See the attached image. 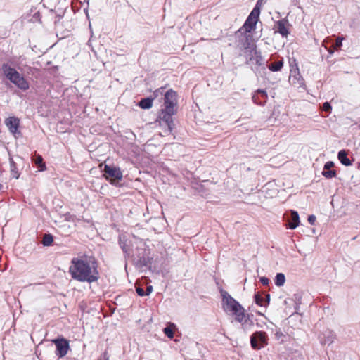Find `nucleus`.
I'll return each mask as SVG.
<instances>
[{"instance_id": "obj_36", "label": "nucleus", "mask_w": 360, "mask_h": 360, "mask_svg": "<svg viewBox=\"0 0 360 360\" xmlns=\"http://www.w3.org/2000/svg\"><path fill=\"white\" fill-rule=\"evenodd\" d=\"M323 110L328 112L331 109V105L328 102H325L322 107Z\"/></svg>"}, {"instance_id": "obj_39", "label": "nucleus", "mask_w": 360, "mask_h": 360, "mask_svg": "<svg viewBox=\"0 0 360 360\" xmlns=\"http://www.w3.org/2000/svg\"><path fill=\"white\" fill-rule=\"evenodd\" d=\"M84 3H86L87 6H88L89 5V0H84ZM84 13L86 14V16L87 19L89 20L90 18V17H89V15L88 6L86 8H84Z\"/></svg>"}, {"instance_id": "obj_25", "label": "nucleus", "mask_w": 360, "mask_h": 360, "mask_svg": "<svg viewBox=\"0 0 360 360\" xmlns=\"http://www.w3.org/2000/svg\"><path fill=\"white\" fill-rule=\"evenodd\" d=\"M283 66V60L276 61L269 65V69L272 72H276L281 70Z\"/></svg>"}, {"instance_id": "obj_46", "label": "nucleus", "mask_w": 360, "mask_h": 360, "mask_svg": "<svg viewBox=\"0 0 360 360\" xmlns=\"http://www.w3.org/2000/svg\"><path fill=\"white\" fill-rule=\"evenodd\" d=\"M3 188V186L0 184V190Z\"/></svg>"}, {"instance_id": "obj_20", "label": "nucleus", "mask_w": 360, "mask_h": 360, "mask_svg": "<svg viewBox=\"0 0 360 360\" xmlns=\"http://www.w3.org/2000/svg\"><path fill=\"white\" fill-rule=\"evenodd\" d=\"M338 160L340 161V162L345 165V166H349L352 165L351 161L347 156V152L345 150H342L339 151L338 155Z\"/></svg>"}, {"instance_id": "obj_16", "label": "nucleus", "mask_w": 360, "mask_h": 360, "mask_svg": "<svg viewBox=\"0 0 360 360\" xmlns=\"http://www.w3.org/2000/svg\"><path fill=\"white\" fill-rule=\"evenodd\" d=\"M32 162L35 165V166L37 167L39 171H44L46 169V165L44 162V159L41 155H35L32 158Z\"/></svg>"}, {"instance_id": "obj_27", "label": "nucleus", "mask_w": 360, "mask_h": 360, "mask_svg": "<svg viewBox=\"0 0 360 360\" xmlns=\"http://www.w3.org/2000/svg\"><path fill=\"white\" fill-rule=\"evenodd\" d=\"M285 282V277L283 273H278L276 276L275 284L276 285L281 287L284 285Z\"/></svg>"}, {"instance_id": "obj_31", "label": "nucleus", "mask_w": 360, "mask_h": 360, "mask_svg": "<svg viewBox=\"0 0 360 360\" xmlns=\"http://www.w3.org/2000/svg\"><path fill=\"white\" fill-rule=\"evenodd\" d=\"M244 311V307L241 304H240L239 307H236V309H233L232 311H231V312L233 314V315L235 316V317H236V314H240Z\"/></svg>"}, {"instance_id": "obj_32", "label": "nucleus", "mask_w": 360, "mask_h": 360, "mask_svg": "<svg viewBox=\"0 0 360 360\" xmlns=\"http://www.w3.org/2000/svg\"><path fill=\"white\" fill-rule=\"evenodd\" d=\"M163 331L168 338H172L174 337V332L170 328L166 327L164 328Z\"/></svg>"}, {"instance_id": "obj_11", "label": "nucleus", "mask_w": 360, "mask_h": 360, "mask_svg": "<svg viewBox=\"0 0 360 360\" xmlns=\"http://www.w3.org/2000/svg\"><path fill=\"white\" fill-rule=\"evenodd\" d=\"M243 55L250 62H255L256 65L260 66L263 64V58L259 51L257 50V46L252 48V50L244 52Z\"/></svg>"}, {"instance_id": "obj_42", "label": "nucleus", "mask_w": 360, "mask_h": 360, "mask_svg": "<svg viewBox=\"0 0 360 360\" xmlns=\"http://www.w3.org/2000/svg\"><path fill=\"white\" fill-rule=\"evenodd\" d=\"M163 91H164V88H160L158 90H156L155 92H154V94L155 96H158L160 94H163Z\"/></svg>"}, {"instance_id": "obj_21", "label": "nucleus", "mask_w": 360, "mask_h": 360, "mask_svg": "<svg viewBox=\"0 0 360 360\" xmlns=\"http://www.w3.org/2000/svg\"><path fill=\"white\" fill-rule=\"evenodd\" d=\"M10 168L12 176L15 179H18L20 173L17 167V164L14 162L13 158H10Z\"/></svg>"}, {"instance_id": "obj_13", "label": "nucleus", "mask_w": 360, "mask_h": 360, "mask_svg": "<svg viewBox=\"0 0 360 360\" xmlns=\"http://www.w3.org/2000/svg\"><path fill=\"white\" fill-rule=\"evenodd\" d=\"M53 342L55 343L56 347V355L60 358L65 356L70 347L69 342L64 338L56 339Z\"/></svg>"}, {"instance_id": "obj_24", "label": "nucleus", "mask_w": 360, "mask_h": 360, "mask_svg": "<svg viewBox=\"0 0 360 360\" xmlns=\"http://www.w3.org/2000/svg\"><path fill=\"white\" fill-rule=\"evenodd\" d=\"M91 282L96 281L98 279V271L97 270V264L94 260L91 259Z\"/></svg>"}, {"instance_id": "obj_35", "label": "nucleus", "mask_w": 360, "mask_h": 360, "mask_svg": "<svg viewBox=\"0 0 360 360\" xmlns=\"http://www.w3.org/2000/svg\"><path fill=\"white\" fill-rule=\"evenodd\" d=\"M334 166V163L332 161H328L324 165L323 170H329Z\"/></svg>"}, {"instance_id": "obj_15", "label": "nucleus", "mask_w": 360, "mask_h": 360, "mask_svg": "<svg viewBox=\"0 0 360 360\" xmlns=\"http://www.w3.org/2000/svg\"><path fill=\"white\" fill-rule=\"evenodd\" d=\"M288 26V20L285 18L281 19L276 23V32H279L282 37H287L289 34Z\"/></svg>"}, {"instance_id": "obj_47", "label": "nucleus", "mask_w": 360, "mask_h": 360, "mask_svg": "<svg viewBox=\"0 0 360 360\" xmlns=\"http://www.w3.org/2000/svg\"><path fill=\"white\" fill-rule=\"evenodd\" d=\"M91 24L90 22H89V27L90 28Z\"/></svg>"}, {"instance_id": "obj_30", "label": "nucleus", "mask_w": 360, "mask_h": 360, "mask_svg": "<svg viewBox=\"0 0 360 360\" xmlns=\"http://www.w3.org/2000/svg\"><path fill=\"white\" fill-rule=\"evenodd\" d=\"M252 101L255 103H256L257 105H264V103H266L265 100H259V94H257V93H255V94L253 95Z\"/></svg>"}, {"instance_id": "obj_6", "label": "nucleus", "mask_w": 360, "mask_h": 360, "mask_svg": "<svg viewBox=\"0 0 360 360\" xmlns=\"http://www.w3.org/2000/svg\"><path fill=\"white\" fill-rule=\"evenodd\" d=\"M267 335L265 332L257 331L250 337L251 346L255 349H259L267 345Z\"/></svg>"}, {"instance_id": "obj_34", "label": "nucleus", "mask_w": 360, "mask_h": 360, "mask_svg": "<svg viewBox=\"0 0 360 360\" xmlns=\"http://www.w3.org/2000/svg\"><path fill=\"white\" fill-rule=\"evenodd\" d=\"M297 76H298V77L295 76L294 79H297V85L299 86H302L304 85V79L299 74L297 75Z\"/></svg>"}, {"instance_id": "obj_1", "label": "nucleus", "mask_w": 360, "mask_h": 360, "mask_svg": "<svg viewBox=\"0 0 360 360\" xmlns=\"http://www.w3.org/2000/svg\"><path fill=\"white\" fill-rule=\"evenodd\" d=\"M73 279L90 283V266L88 263L78 258H73L69 268Z\"/></svg>"}, {"instance_id": "obj_8", "label": "nucleus", "mask_w": 360, "mask_h": 360, "mask_svg": "<svg viewBox=\"0 0 360 360\" xmlns=\"http://www.w3.org/2000/svg\"><path fill=\"white\" fill-rule=\"evenodd\" d=\"M220 293L222 297L224 309L225 311H231L233 309H236V307H240V304L232 297L228 292L223 289H220Z\"/></svg>"}, {"instance_id": "obj_26", "label": "nucleus", "mask_w": 360, "mask_h": 360, "mask_svg": "<svg viewBox=\"0 0 360 360\" xmlns=\"http://www.w3.org/2000/svg\"><path fill=\"white\" fill-rule=\"evenodd\" d=\"M53 242V237L50 233L44 234L42 238L41 243L44 246H50Z\"/></svg>"}, {"instance_id": "obj_10", "label": "nucleus", "mask_w": 360, "mask_h": 360, "mask_svg": "<svg viewBox=\"0 0 360 360\" xmlns=\"http://www.w3.org/2000/svg\"><path fill=\"white\" fill-rule=\"evenodd\" d=\"M6 126L8 128L10 132L18 138L21 135V132L18 131L20 127V120L15 117H9L4 121Z\"/></svg>"}, {"instance_id": "obj_23", "label": "nucleus", "mask_w": 360, "mask_h": 360, "mask_svg": "<svg viewBox=\"0 0 360 360\" xmlns=\"http://www.w3.org/2000/svg\"><path fill=\"white\" fill-rule=\"evenodd\" d=\"M153 105V99L150 98H143L139 102V106L142 109H149Z\"/></svg>"}, {"instance_id": "obj_2", "label": "nucleus", "mask_w": 360, "mask_h": 360, "mask_svg": "<svg viewBox=\"0 0 360 360\" xmlns=\"http://www.w3.org/2000/svg\"><path fill=\"white\" fill-rule=\"evenodd\" d=\"M3 75L11 83L22 91L29 89L28 82L14 68H12L8 63H4L1 65Z\"/></svg>"}, {"instance_id": "obj_5", "label": "nucleus", "mask_w": 360, "mask_h": 360, "mask_svg": "<svg viewBox=\"0 0 360 360\" xmlns=\"http://www.w3.org/2000/svg\"><path fill=\"white\" fill-rule=\"evenodd\" d=\"M175 113V110H171L169 111L165 108L162 110L160 115L162 124L167 126V129L165 130V133H171L174 129V124L173 122L172 115Z\"/></svg>"}, {"instance_id": "obj_14", "label": "nucleus", "mask_w": 360, "mask_h": 360, "mask_svg": "<svg viewBox=\"0 0 360 360\" xmlns=\"http://www.w3.org/2000/svg\"><path fill=\"white\" fill-rule=\"evenodd\" d=\"M104 172L107 179L111 178L114 181L121 180L122 178V173L120 169L115 167L105 165Z\"/></svg>"}, {"instance_id": "obj_28", "label": "nucleus", "mask_w": 360, "mask_h": 360, "mask_svg": "<svg viewBox=\"0 0 360 360\" xmlns=\"http://www.w3.org/2000/svg\"><path fill=\"white\" fill-rule=\"evenodd\" d=\"M322 174L324 177L327 179H331L333 177H335L336 175V172L335 170H323L322 172Z\"/></svg>"}, {"instance_id": "obj_3", "label": "nucleus", "mask_w": 360, "mask_h": 360, "mask_svg": "<svg viewBox=\"0 0 360 360\" xmlns=\"http://www.w3.org/2000/svg\"><path fill=\"white\" fill-rule=\"evenodd\" d=\"M261 6L262 1L259 0L257 1L255 8L252 9L243 25V27L245 29V33L251 32L253 30L255 29L256 24L259 20Z\"/></svg>"}, {"instance_id": "obj_17", "label": "nucleus", "mask_w": 360, "mask_h": 360, "mask_svg": "<svg viewBox=\"0 0 360 360\" xmlns=\"http://www.w3.org/2000/svg\"><path fill=\"white\" fill-rule=\"evenodd\" d=\"M300 224V217L297 212L292 211L290 214V221L288 223V227L290 229H295Z\"/></svg>"}, {"instance_id": "obj_38", "label": "nucleus", "mask_w": 360, "mask_h": 360, "mask_svg": "<svg viewBox=\"0 0 360 360\" xmlns=\"http://www.w3.org/2000/svg\"><path fill=\"white\" fill-rule=\"evenodd\" d=\"M260 282L264 285H267L269 283V280L268 278L266 277H261L260 278Z\"/></svg>"}, {"instance_id": "obj_22", "label": "nucleus", "mask_w": 360, "mask_h": 360, "mask_svg": "<svg viewBox=\"0 0 360 360\" xmlns=\"http://www.w3.org/2000/svg\"><path fill=\"white\" fill-rule=\"evenodd\" d=\"M119 244L124 254L125 257H131V252H130L129 249L128 248V245H127L126 241L123 240L121 237H120V239H119Z\"/></svg>"}, {"instance_id": "obj_41", "label": "nucleus", "mask_w": 360, "mask_h": 360, "mask_svg": "<svg viewBox=\"0 0 360 360\" xmlns=\"http://www.w3.org/2000/svg\"><path fill=\"white\" fill-rule=\"evenodd\" d=\"M98 360H109L107 352H104Z\"/></svg>"}, {"instance_id": "obj_7", "label": "nucleus", "mask_w": 360, "mask_h": 360, "mask_svg": "<svg viewBox=\"0 0 360 360\" xmlns=\"http://www.w3.org/2000/svg\"><path fill=\"white\" fill-rule=\"evenodd\" d=\"M131 257L134 264L139 266H146L149 264V256L144 248H137Z\"/></svg>"}, {"instance_id": "obj_44", "label": "nucleus", "mask_w": 360, "mask_h": 360, "mask_svg": "<svg viewBox=\"0 0 360 360\" xmlns=\"http://www.w3.org/2000/svg\"><path fill=\"white\" fill-rule=\"evenodd\" d=\"M275 335L276 339L279 340L283 336V334L281 331H276Z\"/></svg>"}, {"instance_id": "obj_40", "label": "nucleus", "mask_w": 360, "mask_h": 360, "mask_svg": "<svg viewBox=\"0 0 360 360\" xmlns=\"http://www.w3.org/2000/svg\"><path fill=\"white\" fill-rule=\"evenodd\" d=\"M316 221V217L314 215H309L308 217V221L311 224H314Z\"/></svg>"}, {"instance_id": "obj_33", "label": "nucleus", "mask_w": 360, "mask_h": 360, "mask_svg": "<svg viewBox=\"0 0 360 360\" xmlns=\"http://www.w3.org/2000/svg\"><path fill=\"white\" fill-rule=\"evenodd\" d=\"M256 93L261 96V97L263 98V100H265L267 98V94L264 90L258 89Z\"/></svg>"}, {"instance_id": "obj_9", "label": "nucleus", "mask_w": 360, "mask_h": 360, "mask_svg": "<svg viewBox=\"0 0 360 360\" xmlns=\"http://www.w3.org/2000/svg\"><path fill=\"white\" fill-rule=\"evenodd\" d=\"M235 320L240 323L241 328L245 332L250 330L254 326L253 321L250 319V316L246 313L245 310L240 314H236Z\"/></svg>"}, {"instance_id": "obj_29", "label": "nucleus", "mask_w": 360, "mask_h": 360, "mask_svg": "<svg viewBox=\"0 0 360 360\" xmlns=\"http://www.w3.org/2000/svg\"><path fill=\"white\" fill-rule=\"evenodd\" d=\"M344 40V37H338L335 41V43L333 45L334 49H339L342 45V41Z\"/></svg>"}, {"instance_id": "obj_45", "label": "nucleus", "mask_w": 360, "mask_h": 360, "mask_svg": "<svg viewBox=\"0 0 360 360\" xmlns=\"http://www.w3.org/2000/svg\"><path fill=\"white\" fill-rule=\"evenodd\" d=\"M86 44L90 46V39L87 41Z\"/></svg>"}, {"instance_id": "obj_19", "label": "nucleus", "mask_w": 360, "mask_h": 360, "mask_svg": "<svg viewBox=\"0 0 360 360\" xmlns=\"http://www.w3.org/2000/svg\"><path fill=\"white\" fill-rule=\"evenodd\" d=\"M323 335V340H321V342L324 345H330L335 338V334L331 330L326 331Z\"/></svg>"}, {"instance_id": "obj_18", "label": "nucleus", "mask_w": 360, "mask_h": 360, "mask_svg": "<svg viewBox=\"0 0 360 360\" xmlns=\"http://www.w3.org/2000/svg\"><path fill=\"white\" fill-rule=\"evenodd\" d=\"M265 297L266 298L264 299L261 295L259 294H255V303L259 306H264L266 307V305L269 304V301H270V295L269 294H266L265 295Z\"/></svg>"}, {"instance_id": "obj_43", "label": "nucleus", "mask_w": 360, "mask_h": 360, "mask_svg": "<svg viewBox=\"0 0 360 360\" xmlns=\"http://www.w3.org/2000/svg\"><path fill=\"white\" fill-rule=\"evenodd\" d=\"M152 290H153V287L151 285L148 286L146 288V291L145 292L146 295H150V293L152 292Z\"/></svg>"}, {"instance_id": "obj_12", "label": "nucleus", "mask_w": 360, "mask_h": 360, "mask_svg": "<svg viewBox=\"0 0 360 360\" xmlns=\"http://www.w3.org/2000/svg\"><path fill=\"white\" fill-rule=\"evenodd\" d=\"M164 103L165 106V108L167 109L168 111H169L170 109L174 110V107L177 103L176 93L172 89L168 90L165 94Z\"/></svg>"}, {"instance_id": "obj_4", "label": "nucleus", "mask_w": 360, "mask_h": 360, "mask_svg": "<svg viewBox=\"0 0 360 360\" xmlns=\"http://www.w3.org/2000/svg\"><path fill=\"white\" fill-rule=\"evenodd\" d=\"M237 38L238 46L243 51V53L252 50V48L256 46L253 42L252 36L248 33L240 32L239 30L237 33Z\"/></svg>"}, {"instance_id": "obj_37", "label": "nucleus", "mask_w": 360, "mask_h": 360, "mask_svg": "<svg viewBox=\"0 0 360 360\" xmlns=\"http://www.w3.org/2000/svg\"><path fill=\"white\" fill-rule=\"evenodd\" d=\"M136 291L137 292V294L139 295V296H144L146 295V293H145V291L143 290V289L141 287H137L136 288Z\"/></svg>"}]
</instances>
